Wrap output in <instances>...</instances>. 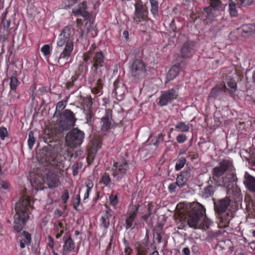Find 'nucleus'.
<instances>
[{"instance_id":"obj_28","label":"nucleus","mask_w":255,"mask_h":255,"mask_svg":"<svg viewBox=\"0 0 255 255\" xmlns=\"http://www.w3.org/2000/svg\"><path fill=\"white\" fill-rule=\"evenodd\" d=\"M111 209H108L104 212L101 218V226L107 229L110 225V219L112 217V214L110 213Z\"/></svg>"},{"instance_id":"obj_6","label":"nucleus","mask_w":255,"mask_h":255,"mask_svg":"<svg viewBox=\"0 0 255 255\" xmlns=\"http://www.w3.org/2000/svg\"><path fill=\"white\" fill-rule=\"evenodd\" d=\"M206 209L199 203L193 205L185 216L188 226L194 229H200L201 221L206 217Z\"/></svg>"},{"instance_id":"obj_55","label":"nucleus","mask_w":255,"mask_h":255,"mask_svg":"<svg viewBox=\"0 0 255 255\" xmlns=\"http://www.w3.org/2000/svg\"><path fill=\"white\" fill-rule=\"evenodd\" d=\"M80 200L81 199H80V195H77L76 197L74 200L73 202V207L76 210H78V207L80 205Z\"/></svg>"},{"instance_id":"obj_10","label":"nucleus","mask_w":255,"mask_h":255,"mask_svg":"<svg viewBox=\"0 0 255 255\" xmlns=\"http://www.w3.org/2000/svg\"><path fill=\"white\" fill-rule=\"evenodd\" d=\"M226 185L224 182L216 181L209 178L205 182L203 188L200 189V195L202 198L205 199L213 198L219 186H225Z\"/></svg>"},{"instance_id":"obj_18","label":"nucleus","mask_w":255,"mask_h":255,"mask_svg":"<svg viewBox=\"0 0 255 255\" xmlns=\"http://www.w3.org/2000/svg\"><path fill=\"white\" fill-rule=\"evenodd\" d=\"M113 121L112 110H106L105 116L101 119V129L102 132L108 131L110 129Z\"/></svg>"},{"instance_id":"obj_5","label":"nucleus","mask_w":255,"mask_h":255,"mask_svg":"<svg viewBox=\"0 0 255 255\" xmlns=\"http://www.w3.org/2000/svg\"><path fill=\"white\" fill-rule=\"evenodd\" d=\"M214 201V207L215 213L219 220L218 227L226 228L229 226L231 220L234 218L235 213L229 208L231 199L228 197Z\"/></svg>"},{"instance_id":"obj_15","label":"nucleus","mask_w":255,"mask_h":255,"mask_svg":"<svg viewBox=\"0 0 255 255\" xmlns=\"http://www.w3.org/2000/svg\"><path fill=\"white\" fill-rule=\"evenodd\" d=\"M139 209L138 205H134L126 215L125 227L126 230H133L137 224L134 223Z\"/></svg>"},{"instance_id":"obj_26","label":"nucleus","mask_w":255,"mask_h":255,"mask_svg":"<svg viewBox=\"0 0 255 255\" xmlns=\"http://www.w3.org/2000/svg\"><path fill=\"white\" fill-rule=\"evenodd\" d=\"M239 30H242V34L243 36H249L255 32V23L243 24L239 28Z\"/></svg>"},{"instance_id":"obj_1","label":"nucleus","mask_w":255,"mask_h":255,"mask_svg":"<svg viewBox=\"0 0 255 255\" xmlns=\"http://www.w3.org/2000/svg\"><path fill=\"white\" fill-rule=\"evenodd\" d=\"M55 117L56 121L53 127L45 129L42 135L43 141L47 144L56 142L63 132L75 126L77 120L75 114L70 109L64 110Z\"/></svg>"},{"instance_id":"obj_27","label":"nucleus","mask_w":255,"mask_h":255,"mask_svg":"<svg viewBox=\"0 0 255 255\" xmlns=\"http://www.w3.org/2000/svg\"><path fill=\"white\" fill-rule=\"evenodd\" d=\"M79 101L83 108V111H85L86 109H93V98L91 96H88L86 97L80 96Z\"/></svg>"},{"instance_id":"obj_50","label":"nucleus","mask_w":255,"mask_h":255,"mask_svg":"<svg viewBox=\"0 0 255 255\" xmlns=\"http://www.w3.org/2000/svg\"><path fill=\"white\" fill-rule=\"evenodd\" d=\"M8 136V132L7 129L1 127L0 128V138L1 140H4L5 138Z\"/></svg>"},{"instance_id":"obj_60","label":"nucleus","mask_w":255,"mask_h":255,"mask_svg":"<svg viewBox=\"0 0 255 255\" xmlns=\"http://www.w3.org/2000/svg\"><path fill=\"white\" fill-rule=\"evenodd\" d=\"M178 186L176 182L170 184L168 187V190L170 193H173L176 191V189Z\"/></svg>"},{"instance_id":"obj_48","label":"nucleus","mask_w":255,"mask_h":255,"mask_svg":"<svg viewBox=\"0 0 255 255\" xmlns=\"http://www.w3.org/2000/svg\"><path fill=\"white\" fill-rule=\"evenodd\" d=\"M51 50V47L49 44H45L41 48V51L46 56L50 54Z\"/></svg>"},{"instance_id":"obj_51","label":"nucleus","mask_w":255,"mask_h":255,"mask_svg":"<svg viewBox=\"0 0 255 255\" xmlns=\"http://www.w3.org/2000/svg\"><path fill=\"white\" fill-rule=\"evenodd\" d=\"M97 153H94L93 152H91L88 150V155L87 157V161L88 164H91L93 161L95 155Z\"/></svg>"},{"instance_id":"obj_45","label":"nucleus","mask_w":255,"mask_h":255,"mask_svg":"<svg viewBox=\"0 0 255 255\" xmlns=\"http://www.w3.org/2000/svg\"><path fill=\"white\" fill-rule=\"evenodd\" d=\"M165 134L163 133H160L158 134L157 137L154 140L152 139V142L153 145L157 146L158 144L162 143L164 140V137Z\"/></svg>"},{"instance_id":"obj_36","label":"nucleus","mask_w":255,"mask_h":255,"mask_svg":"<svg viewBox=\"0 0 255 255\" xmlns=\"http://www.w3.org/2000/svg\"><path fill=\"white\" fill-rule=\"evenodd\" d=\"M150 4V12L154 17L158 16L159 15V3L158 0H149Z\"/></svg>"},{"instance_id":"obj_37","label":"nucleus","mask_w":255,"mask_h":255,"mask_svg":"<svg viewBox=\"0 0 255 255\" xmlns=\"http://www.w3.org/2000/svg\"><path fill=\"white\" fill-rule=\"evenodd\" d=\"M100 183L104 185L105 186L110 187L111 185H114L112 178L109 173L105 172L101 177Z\"/></svg>"},{"instance_id":"obj_53","label":"nucleus","mask_w":255,"mask_h":255,"mask_svg":"<svg viewBox=\"0 0 255 255\" xmlns=\"http://www.w3.org/2000/svg\"><path fill=\"white\" fill-rule=\"evenodd\" d=\"M47 246L50 248V249L52 250H54V247L55 245V242L53 239L52 237L49 235L47 238Z\"/></svg>"},{"instance_id":"obj_12","label":"nucleus","mask_w":255,"mask_h":255,"mask_svg":"<svg viewBox=\"0 0 255 255\" xmlns=\"http://www.w3.org/2000/svg\"><path fill=\"white\" fill-rule=\"evenodd\" d=\"M178 97V91L174 88L162 91L158 98L157 104L160 107H164L171 104Z\"/></svg>"},{"instance_id":"obj_43","label":"nucleus","mask_w":255,"mask_h":255,"mask_svg":"<svg viewBox=\"0 0 255 255\" xmlns=\"http://www.w3.org/2000/svg\"><path fill=\"white\" fill-rule=\"evenodd\" d=\"M110 205L115 207L119 203V200L117 194H115L113 192L109 196Z\"/></svg>"},{"instance_id":"obj_59","label":"nucleus","mask_w":255,"mask_h":255,"mask_svg":"<svg viewBox=\"0 0 255 255\" xmlns=\"http://www.w3.org/2000/svg\"><path fill=\"white\" fill-rule=\"evenodd\" d=\"M151 214V209L150 207H149L147 208L146 213L144 215H143L141 218L144 221L146 222L147 221V220L148 219L149 217L150 216Z\"/></svg>"},{"instance_id":"obj_22","label":"nucleus","mask_w":255,"mask_h":255,"mask_svg":"<svg viewBox=\"0 0 255 255\" xmlns=\"http://www.w3.org/2000/svg\"><path fill=\"white\" fill-rule=\"evenodd\" d=\"M79 76L77 74H75L70 79V80L66 83V88L68 90L74 89L72 92H76L79 88L81 87L80 81L78 80Z\"/></svg>"},{"instance_id":"obj_30","label":"nucleus","mask_w":255,"mask_h":255,"mask_svg":"<svg viewBox=\"0 0 255 255\" xmlns=\"http://www.w3.org/2000/svg\"><path fill=\"white\" fill-rule=\"evenodd\" d=\"M219 164L225 173L226 172H232L235 170L233 161L229 159H223Z\"/></svg>"},{"instance_id":"obj_19","label":"nucleus","mask_w":255,"mask_h":255,"mask_svg":"<svg viewBox=\"0 0 255 255\" xmlns=\"http://www.w3.org/2000/svg\"><path fill=\"white\" fill-rule=\"evenodd\" d=\"M46 181L49 188L57 187L60 183L58 173L54 171H49L46 174Z\"/></svg>"},{"instance_id":"obj_49","label":"nucleus","mask_w":255,"mask_h":255,"mask_svg":"<svg viewBox=\"0 0 255 255\" xmlns=\"http://www.w3.org/2000/svg\"><path fill=\"white\" fill-rule=\"evenodd\" d=\"M61 198L62 201V203L63 204H66L67 201L69 199V192L67 189H64L63 192L62 193V194L61 196Z\"/></svg>"},{"instance_id":"obj_47","label":"nucleus","mask_w":255,"mask_h":255,"mask_svg":"<svg viewBox=\"0 0 255 255\" xmlns=\"http://www.w3.org/2000/svg\"><path fill=\"white\" fill-rule=\"evenodd\" d=\"M229 11L232 16H236L238 15V11L236 9V4L234 3H231L229 4Z\"/></svg>"},{"instance_id":"obj_31","label":"nucleus","mask_w":255,"mask_h":255,"mask_svg":"<svg viewBox=\"0 0 255 255\" xmlns=\"http://www.w3.org/2000/svg\"><path fill=\"white\" fill-rule=\"evenodd\" d=\"M227 84L228 88H227L226 91H228L231 97H235L237 90V84L236 81L233 79H230L227 82Z\"/></svg>"},{"instance_id":"obj_20","label":"nucleus","mask_w":255,"mask_h":255,"mask_svg":"<svg viewBox=\"0 0 255 255\" xmlns=\"http://www.w3.org/2000/svg\"><path fill=\"white\" fill-rule=\"evenodd\" d=\"M226 84L224 82L221 83L211 90L209 97L214 99L219 98L222 92H226Z\"/></svg>"},{"instance_id":"obj_35","label":"nucleus","mask_w":255,"mask_h":255,"mask_svg":"<svg viewBox=\"0 0 255 255\" xmlns=\"http://www.w3.org/2000/svg\"><path fill=\"white\" fill-rule=\"evenodd\" d=\"M237 180L236 174L232 171L231 173H228L225 176L222 177L221 182H224L227 184L225 187H229L230 183L235 182Z\"/></svg>"},{"instance_id":"obj_64","label":"nucleus","mask_w":255,"mask_h":255,"mask_svg":"<svg viewBox=\"0 0 255 255\" xmlns=\"http://www.w3.org/2000/svg\"><path fill=\"white\" fill-rule=\"evenodd\" d=\"M30 243H28L24 239H21L19 240V245L21 249H23L26 246H28Z\"/></svg>"},{"instance_id":"obj_52","label":"nucleus","mask_w":255,"mask_h":255,"mask_svg":"<svg viewBox=\"0 0 255 255\" xmlns=\"http://www.w3.org/2000/svg\"><path fill=\"white\" fill-rule=\"evenodd\" d=\"M187 140V136L183 133L178 134L176 140L179 143H183Z\"/></svg>"},{"instance_id":"obj_13","label":"nucleus","mask_w":255,"mask_h":255,"mask_svg":"<svg viewBox=\"0 0 255 255\" xmlns=\"http://www.w3.org/2000/svg\"><path fill=\"white\" fill-rule=\"evenodd\" d=\"M209 6L204 7L203 14L206 19L213 21L216 16V11L222 7V2L220 0H209Z\"/></svg>"},{"instance_id":"obj_17","label":"nucleus","mask_w":255,"mask_h":255,"mask_svg":"<svg viewBox=\"0 0 255 255\" xmlns=\"http://www.w3.org/2000/svg\"><path fill=\"white\" fill-rule=\"evenodd\" d=\"M196 42L193 41H187L183 44L181 50V55L183 58H190L195 52Z\"/></svg>"},{"instance_id":"obj_24","label":"nucleus","mask_w":255,"mask_h":255,"mask_svg":"<svg viewBox=\"0 0 255 255\" xmlns=\"http://www.w3.org/2000/svg\"><path fill=\"white\" fill-rule=\"evenodd\" d=\"M31 183L36 190H42L45 188L46 180L43 176L37 175L31 181Z\"/></svg>"},{"instance_id":"obj_46","label":"nucleus","mask_w":255,"mask_h":255,"mask_svg":"<svg viewBox=\"0 0 255 255\" xmlns=\"http://www.w3.org/2000/svg\"><path fill=\"white\" fill-rule=\"evenodd\" d=\"M177 225L178 229L182 230L185 229L188 225L186 218H185L184 219H180V220L177 223Z\"/></svg>"},{"instance_id":"obj_54","label":"nucleus","mask_w":255,"mask_h":255,"mask_svg":"<svg viewBox=\"0 0 255 255\" xmlns=\"http://www.w3.org/2000/svg\"><path fill=\"white\" fill-rule=\"evenodd\" d=\"M124 243L126 245L124 252L125 255H131L133 252L132 249L128 245V243L126 240H124Z\"/></svg>"},{"instance_id":"obj_44","label":"nucleus","mask_w":255,"mask_h":255,"mask_svg":"<svg viewBox=\"0 0 255 255\" xmlns=\"http://www.w3.org/2000/svg\"><path fill=\"white\" fill-rule=\"evenodd\" d=\"M186 163V160L184 157L180 158L177 161L175 169L176 171L180 170L182 168Z\"/></svg>"},{"instance_id":"obj_21","label":"nucleus","mask_w":255,"mask_h":255,"mask_svg":"<svg viewBox=\"0 0 255 255\" xmlns=\"http://www.w3.org/2000/svg\"><path fill=\"white\" fill-rule=\"evenodd\" d=\"M75 249V244L70 235L64 240L62 248L63 255H67Z\"/></svg>"},{"instance_id":"obj_29","label":"nucleus","mask_w":255,"mask_h":255,"mask_svg":"<svg viewBox=\"0 0 255 255\" xmlns=\"http://www.w3.org/2000/svg\"><path fill=\"white\" fill-rule=\"evenodd\" d=\"M212 173V176L209 177L210 179L216 181L221 182L220 177L222 176L225 172L219 164L213 168Z\"/></svg>"},{"instance_id":"obj_39","label":"nucleus","mask_w":255,"mask_h":255,"mask_svg":"<svg viewBox=\"0 0 255 255\" xmlns=\"http://www.w3.org/2000/svg\"><path fill=\"white\" fill-rule=\"evenodd\" d=\"M176 129L181 132H188L189 131L190 127L188 125L186 124L184 122H180L175 126Z\"/></svg>"},{"instance_id":"obj_41","label":"nucleus","mask_w":255,"mask_h":255,"mask_svg":"<svg viewBox=\"0 0 255 255\" xmlns=\"http://www.w3.org/2000/svg\"><path fill=\"white\" fill-rule=\"evenodd\" d=\"M19 84V82L16 77L12 76L10 78L9 86L11 90L15 91Z\"/></svg>"},{"instance_id":"obj_14","label":"nucleus","mask_w":255,"mask_h":255,"mask_svg":"<svg viewBox=\"0 0 255 255\" xmlns=\"http://www.w3.org/2000/svg\"><path fill=\"white\" fill-rule=\"evenodd\" d=\"M135 11L133 14V19L136 24H138L142 21H147L149 20L148 17V10L145 8L141 2L134 4Z\"/></svg>"},{"instance_id":"obj_56","label":"nucleus","mask_w":255,"mask_h":255,"mask_svg":"<svg viewBox=\"0 0 255 255\" xmlns=\"http://www.w3.org/2000/svg\"><path fill=\"white\" fill-rule=\"evenodd\" d=\"M22 236L23 237V239H24L25 240H26L27 243H31V234H29L28 232L23 231L22 234Z\"/></svg>"},{"instance_id":"obj_34","label":"nucleus","mask_w":255,"mask_h":255,"mask_svg":"<svg viewBox=\"0 0 255 255\" xmlns=\"http://www.w3.org/2000/svg\"><path fill=\"white\" fill-rule=\"evenodd\" d=\"M103 84L101 78L99 79L95 84V86L91 89L92 93L97 96H101L103 93Z\"/></svg>"},{"instance_id":"obj_42","label":"nucleus","mask_w":255,"mask_h":255,"mask_svg":"<svg viewBox=\"0 0 255 255\" xmlns=\"http://www.w3.org/2000/svg\"><path fill=\"white\" fill-rule=\"evenodd\" d=\"M36 139L34 137V133L32 131L28 132V138L27 140L28 146L29 149H31L35 142Z\"/></svg>"},{"instance_id":"obj_2","label":"nucleus","mask_w":255,"mask_h":255,"mask_svg":"<svg viewBox=\"0 0 255 255\" xmlns=\"http://www.w3.org/2000/svg\"><path fill=\"white\" fill-rule=\"evenodd\" d=\"M33 198L29 196H23L16 203L13 229L16 232H20L26 225L33 209Z\"/></svg>"},{"instance_id":"obj_4","label":"nucleus","mask_w":255,"mask_h":255,"mask_svg":"<svg viewBox=\"0 0 255 255\" xmlns=\"http://www.w3.org/2000/svg\"><path fill=\"white\" fill-rule=\"evenodd\" d=\"M71 34V26H65L61 33L59 35L57 40V49L61 51L59 56L55 58L60 66H62L61 61L64 60L68 61L70 58L74 49V42L73 39L70 38Z\"/></svg>"},{"instance_id":"obj_33","label":"nucleus","mask_w":255,"mask_h":255,"mask_svg":"<svg viewBox=\"0 0 255 255\" xmlns=\"http://www.w3.org/2000/svg\"><path fill=\"white\" fill-rule=\"evenodd\" d=\"M83 113L85 117L86 124L93 127L95 122V114L93 113V109H86L83 111Z\"/></svg>"},{"instance_id":"obj_23","label":"nucleus","mask_w":255,"mask_h":255,"mask_svg":"<svg viewBox=\"0 0 255 255\" xmlns=\"http://www.w3.org/2000/svg\"><path fill=\"white\" fill-rule=\"evenodd\" d=\"M244 183L250 191L255 192V177L246 172Z\"/></svg>"},{"instance_id":"obj_16","label":"nucleus","mask_w":255,"mask_h":255,"mask_svg":"<svg viewBox=\"0 0 255 255\" xmlns=\"http://www.w3.org/2000/svg\"><path fill=\"white\" fill-rule=\"evenodd\" d=\"M88 7L87 1L83 0L78 4L77 8L72 9V13L75 16L83 17L85 20H89L92 17V13L87 11Z\"/></svg>"},{"instance_id":"obj_38","label":"nucleus","mask_w":255,"mask_h":255,"mask_svg":"<svg viewBox=\"0 0 255 255\" xmlns=\"http://www.w3.org/2000/svg\"><path fill=\"white\" fill-rule=\"evenodd\" d=\"M67 100L61 101L58 102L56 104V110L54 113V116L60 114L64 110L67 105Z\"/></svg>"},{"instance_id":"obj_3","label":"nucleus","mask_w":255,"mask_h":255,"mask_svg":"<svg viewBox=\"0 0 255 255\" xmlns=\"http://www.w3.org/2000/svg\"><path fill=\"white\" fill-rule=\"evenodd\" d=\"M95 43L92 44L88 51L83 54V60L91 64V72L97 77L102 76L106 65V57L101 50H97Z\"/></svg>"},{"instance_id":"obj_63","label":"nucleus","mask_w":255,"mask_h":255,"mask_svg":"<svg viewBox=\"0 0 255 255\" xmlns=\"http://www.w3.org/2000/svg\"><path fill=\"white\" fill-rule=\"evenodd\" d=\"M85 184L87 187L86 189H89V190L92 191V189L93 187V183L92 181L88 179L87 181H86Z\"/></svg>"},{"instance_id":"obj_25","label":"nucleus","mask_w":255,"mask_h":255,"mask_svg":"<svg viewBox=\"0 0 255 255\" xmlns=\"http://www.w3.org/2000/svg\"><path fill=\"white\" fill-rule=\"evenodd\" d=\"M190 177V173L188 171L181 172L176 178V184L181 188L184 186Z\"/></svg>"},{"instance_id":"obj_40","label":"nucleus","mask_w":255,"mask_h":255,"mask_svg":"<svg viewBox=\"0 0 255 255\" xmlns=\"http://www.w3.org/2000/svg\"><path fill=\"white\" fill-rule=\"evenodd\" d=\"M100 143L98 141H94L89 145L88 150L97 153L98 149L100 148Z\"/></svg>"},{"instance_id":"obj_7","label":"nucleus","mask_w":255,"mask_h":255,"mask_svg":"<svg viewBox=\"0 0 255 255\" xmlns=\"http://www.w3.org/2000/svg\"><path fill=\"white\" fill-rule=\"evenodd\" d=\"M54 144L53 147L51 145H49L43 148L38 154V159L42 163L46 165H51L52 166H58V152L56 151Z\"/></svg>"},{"instance_id":"obj_11","label":"nucleus","mask_w":255,"mask_h":255,"mask_svg":"<svg viewBox=\"0 0 255 255\" xmlns=\"http://www.w3.org/2000/svg\"><path fill=\"white\" fill-rule=\"evenodd\" d=\"M146 64L141 60L134 59L130 67L132 77L136 79L143 78L146 74Z\"/></svg>"},{"instance_id":"obj_58","label":"nucleus","mask_w":255,"mask_h":255,"mask_svg":"<svg viewBox=\"0 0 255 255\" xmlns=\"http://www.w3.org/2000/svg\"><path fill=\"white\" fill-rule=\"evenodd\" d=\"M118 82L115 81L114 83V89L113 90V93L115 94V96H121L122 95V93L119 92V87L118 86Z\"/></svg>"},{"instance_id":"obj_61","label":"nucleus","mask_w":255,"mask_h":255,"mask_svg":"<svg viewBox=\"0 0 255 255\" xmlns=\"http://www.w3.org/2000/svg\"><path fill=\"white\" fill-rule=\"evenodd\" d=\"M253 1V0H239L240 4L243 6L251 4Z\"/></svg>"},{"instance_id":"obj_57","label":"nucleus","mask_w":255,"mask_h":255,"mask_svg":"<svg viewBox=\"0 0 255 255\" xmlns=\"http://www.w3.org/2000/svg\"><path fill=\"white\" fill-rule=\"evenodd\" d=\"M54 232L56 233L55 234V238L57 239H59L61 238L64 232V230H60V229H58V228H55L54 229Z\"/></svg>"},{"instance_id":"obj_62","label":"nucleus","mask_w":255,"mask_h":255,"mask_svg":"<svg viewBox=\"0 0 255 255\" xmlns=\"http://www.w3.org/2000/svg\"><path fill=\"white\" fill-rule=\"evenodd\" d=\"M36 89V84H34L32 88V92L30 94V98L32 101H34L36 97V93L35 92Z\"/></svg>"},{"instance_id":"obj_8","label":"nucleus","mask_w":255,"mask_h":255,"mask_svg":"<svg viewBox=\"0 0 255 255\" xmlns=\"http://www.w3.org/2000/svg\"><path fill=\"white\" fill-rule=\"evenodd\" d=\"M85 138V133L78 128H73L66 134L65 141L67 145L71 148L81 146Z\"/></svg>"},{"instance_id":"obj_9","label":"nucleus","mask_w":255,"mask_h":255,"mask_svg":"<svg viewBox=\"0 0 255 255\" xmlns=\"http://www.w3.org/2000/svg\"><path fill=\"white\" fill-rule=\"evenodd\" d=\"M129 170V165L125 158L114 161L112 167V175L117 182L120 181L126 176Z\"/></svg>"},{"instance_id":"obj_32","label":"nucleus","mask_w":255,"mask_h":255,"mask_svg":"<svg viewBox=\"0 0 255 255\" xmlns=\"http://www.w3.org/2000/svg\"><path fill=\"white\" fill-rule=\"evenodd\" d=\"M179 65H174L168 72L166 75V79L167 81H170L175 79L178 75L180 69Z\"/></svg>"}]
</instances>
